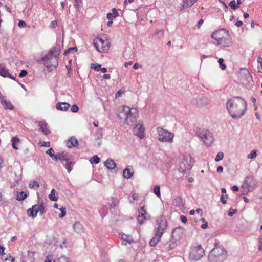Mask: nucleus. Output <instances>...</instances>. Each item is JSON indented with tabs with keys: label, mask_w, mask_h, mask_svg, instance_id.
I'll use <instances>...</instances> for the list:
<instances>
[{
	"label": "nucleus",
	"mask_w": 262,
	"mask_h": 262,
	"mask_svg": "<svg viewBox=\"0 0 262 262\" xmlns=\"http://www.w3.org/2000/svg\"><path fill=\"white\" fill-rule=\"evenodd\" d=\"M247 103L242 97H233L226 103V107L232 118L238 119L247 110Z\"/></svg>",
	"instance_id": "f257e3e1"
},
{
	"label": "nucleus",
	"mask_w": 262,
	"mask_h": 262,
	"mask_svg": "<svg viewBox=\"0 0 262 262\" xmlns=\"http://www.w3.org/2000/svg\"><path fill=\"white\" fill-rule=\"evenodd\" d=\"M138 116V112L135 108H130L127 106L119 107L117 116L120 120H123V123L132 125L136 122Z\"/></svg>",
	"instance_id": "f03ea898"
},
{
	"label": "nucleus",
	"mask_w": 262,
	"mask_h": 262,
	"mask_svg": "<svg viewBox=\"0 0 262 262\" xmlns=\"http://www.w3.org/2000/svg\"><path fill=\"white\" fill-rule=\"evenodd\" d=\"M59 54V49L52 48L47 55L42 57L41 60L48 69L52 67L56 68L58 66Z\"/></svg>",
	"instance_id": "7ed1b4c3"
},
{
	"label": "nucleus",
	"mask_w": 262,
	"mask_h": 262,
	"mask_svg": "<svg viewBox=\"0 0 262 262\" xmlns=\"http://www.w3.org/2000/svg\"><path fill=\"white\" fill-rule=\"evenodd\" d=\"M157 223L158 227L155 229L156 237H154L149 242V245L151 246H155L157 245L163 234V231L167 226V220L164 217L161 216L158 219Z\"/></svg>",
	"instance_id": "20e7f679"
},
{
	"label": "nucleus",
	"mask_w": 262,
	"mask_h": 262,
	"mask_svg": "<svg viewBox=\"0 0 262 262\" xmlns=\"http://www.w3.org/2000/svg\"><path fill=\"white\" fill-rule=\"evenodd\" d=\"M227 252L224 248H214L210 252L209 262H223L227 258Z\"/></svg>",
	"instance_id": "39448f33"
},
{
	"label": "nucleus",
	"mask_w": 262,
	"mask_h": 262,
	"mask_svg": "<svg viewBox=\"0 0 262 262\" xmlns=\"http://www.w3.org/2000/svg\"><path fill=\"white\" fill-rule=\"evenodd\" d=\"M196 134L207 146L210 145L213 142L212 134L208 130L199 129L197 130Z\"/></svg>",
	"instance_id": "423d86ee"
},
{
	"label": "nucleus",
	"mask_w": 262,
	"mask_h": 262,
	"mask_svg": "<svg viewBox=\"0 0 262 262\" xmlns=\"http://www.w3.org/2000/svg\"><path fill=\"white\" fill-rule=\"evenodd\" d=\"M204 255V250L201 245H198L192 248L189 254L191 261L195 262L200 260Z\"/></svg>",
	"instance_id": "0eeeda50"
},
{
	"label": "nucleus",
	"mask_w": 262,
	"mask_h": 262,
	"mask_svg": "<svg viewBox=\"0 0 262 262\" xmlns=\"http://www.w3.org/2000/svg\"><path fill=\"white\" fill-rule=\"evenodd\" d=\"M93 45L99 52H106L110 48L108 41L104 40L102 38L97 37L95 38Z\"/></svg>",
	"instance_id": "6e6552de"
},
{
	"label": "nucleus",
	"mask_w": 262,
	"mask_h": 262,
	"mask_svg": "<svg viewBox=\"0 0 262 262\" xmlns=\"http://www.w3.org/2000/svg\"><path fill=\"white\" fill-rule=\"evenodd\" d=\"M157 130L159 134L158 140L159 141L162 142H172L174 135L172 133L160 127H158Z\"/></svg>",
	"instance_id": "1a4fd4ad"
},
{
	"label": "nucleus",
	"mask_w": 262,
	"mask_h": 262,
	"mask_svg": "<svg viewBox=\"0 0 262 262\" xmlns=\"http://www.w3.org/2000/svg\"><path fill=\"white\" fill-rule=\"evenodd\" d=\"M191 159L190 156L183 157L182 161L179 165L178 170L180 172L185 173L191 168L192 165L191 164Z\"/></svg>",
	"instance_id": "9d476101"
},
{
	"label": "nucleus",
	"mask_w": 262,
	"mask_h": 262,
	"mask_svg": "<svg viewBox=\"0 0 262 262\" xmlns=\"http://www.w3.org/2000/svg\"><path fill=\"white\" fill-rule=\"evenodd\" d=\"M184 229L181 227H179L174 229L172 232V237L174 240L177 241L181 239L184 234Z\"/></svg>",
	"instance_id": "9b49d317"
},
{
	"label": "nucleus",
	"mask_w": 262,
	"mask_h": 262,
	"mask_svg": "<svg viewBox=\"0 0 262 262\" xmlns=\"http://www.w3.org/2000/svg\"><path fill=\"white\" fill-rule=\"evenodd\" d=\"M0 102L4 109L12 110L14 108L13 104L10 101H7L6 97L0 92Z\"/></svg>",
	"instance_id": "f8f14e48"
},
{
	"label": "nucleus",
	"mask_w": 262,
	"mask_h": 262,
	"mask_svg": "<svg viewBox=\"0 0 262 262\" xmlns=\"http://www.w3.org/2000/svg\"><path fill=\"white\" fill-rule=\"evenodd\" d=\"M134 132L135 135L138 136L140 138L142 139L144 137V127L143 123L138 124L134 128Z\"/></svg>",
	"instance_id": "ddd939ff"
},
{
	"label": "nucleus",
	"mask_w": 262,
	"mask_h": 262,
	"mask_svg": "<svg viewBox=\"0 0 262 262\" xmlns=\"http://www.w3.org/2000/svg\"><path fill=\"white\" fill-rule=\"evenodd\" d=\"M238 77L241 80L246 79V80L252 78L249 71L246 68L241 69L238 74Z\"/></svg>",
	"instance_id": "4468645a"
},
{
	"label": "nucleus",
	"mask_w": 262,
	"mask_h": 262,
	"mask_svg": "<svg viewBox=\"0 0 262 262\" xmlns=\"http://www.w3.org/2000/svg\"><path fill=\"white\" fill-rule=\"evenodd\" d=\"M71 157L66 152H59L55 155L54 157V160H63V161H68L71 160Z\"/></svg>",
	"instance_id": "2eb2a0df"
},
{
	"label": "nucleus",
	"mask_w": 262,
	"mask_h": 262,
	"mask_svg": "<svg viewBox=\"0 0 262 262\" xmlns=\"http://www.w3.org/2000/svg\"><path fill=\"white\" fill-rule=\"evenodd\" d=\"M39 127V130L43 133L45 135H48L50 133V131L47 127V123L44 121H39L38 123Z\"/></svg>",
	"instance_id": "dca6fc26"
},
{
	"label": "nucleus",
	"mask_w": 262,
	"mask_h": 262,
	"mask_svg": "<svg viewBox=\"0 0 262 262\" xmlns=\"http://www.w3.org/2000/svg\"><path fill=\"white\" fill-rule=\"evenodd\" d=\"M232 41L229 37H221L220 39H218V44L224 47H229Z\"/></svg>",
	"instance_id": "f3484780"
},
{
	"label": "nucleus",
	"mask_w": 262,
	"mask_h": 262,
	"mask_svg": "<svg viewBox=\"0 0 262 262\" xmlns=\"http://www.w3.org/2000/svg\"><path fill=\"white\" fill-rule=\"evenodd\" d=\"M37 205H33L32 208H29L27 210V214L29 217L35 218L37 214V211L36 210Z\"/></svg>",
	"instance_id": "a211bd4d"
},
{
	"label": "nucleus",
	"mask_w": 262,
	"mask_h": 262,
	"mask_svg": "<svg viewBox=\"0 0 262 262\" xmlns=\"http://www.w3.org/2000/svg\"><path fill=\"white\" fill-rule=\"evenodd\" d=\"M104 165L105 166L110 170H113L116 167V164L115 163V162L113 161V160L111 159H108L105 162H104Z\"/></svg>",
	"instance_id": "6ab92c4d"
},
{
	"label": "nucleus",
	"mask_w": 262,
	"mask_h": 262,
	"mask_svg": "<svg viewBox=\"0 0 262 262\" xmlns=\"http://www.w3.org/2000/svg\"><path fill=\"white\" fill-rule=\"evenodd\" d=\"M78 142L76 138L71 137L68 139L67 142V145L69 148H72L78 145Z\"/></svg>",
	"instance_id": "aec40b11"
},
{
	"label": "nucleus",
	"mask_w": 262,
	"mask_h": 262,
	"mask_svg": "<svg viewBox=\"0 0 262 262\" xmlns=\"http://www.w3.org/2000/svg\"><path fill=\"white\" fill-rule=\"evenodd\" d=\"M73 229L74 231L78 234H81L82 233L83 230V226L82 224L79 222H76L73 225Z\"/></svg>",
	"instance_id": "412c9836"
},
{
	"label": "nucleus",
	"mask_w": 262,
	"mask_h": 262,
	"mask_svg": "<svg viewBox=\"0 0 262 262\" xmlns=\"http://www.w3.org/2000/svg\"><path fill=\"white\" fill-rule=\"evenodd\" d=\"M70 106V105L66 102H58L56 105V108L61 111H67Z\"/></svg>",
	"instance_id": "4be33fe9"
},
{
	"label": "nucleus",
	"mask_w": 262,
	"mask_h": 262,
	"mask_svg": "<svg viewBox=\"0 0 262 262\" xmlns=\"http://www.w3.org/2000/svg\"><path fill=\"white\" fill-rule=\"evenodd\" d=\"M134 170L133 169H129L127 167L123 171V176L126 179L130 178L134 174Z\"/></svg>",
	"instance_id": "5701e85b"
},
{
	"label": "nucleus",
	"mask_w": 262,
	"mask_h": 262,
	"mask_svg": "<svg viewBox=\"0 0 262 262\" xmlns=\"http://www.w3.org/2000/svg\"><path fill=\"white\" fill-rule=\"evenodd\" d=\"M119 15L118 12L116 8L112 9V13H108L107 14V18L108 20H112L113 18H116Z\"/></svg>",
	"instance_id": "b1692460"
},
{
	"label": "nucleus",
	"mask_w": 262,
	"mask_h": 262,
	"mask_svg": "<svg viewBox=\"0 0 262 262\" xmlns=\"http://www.w3.org/2000/svg\"><path fill=\"white\" fill-rule=\"evenodd\" d=\"M209 103L208 100L206 98H199L197 99V105L199 106H203Z\"/></svg>",
	"instance_id": "393cba45"
},
{
	"label": "nucleus",
	"mask_w": 262,
	"mask_h": 262,
	"mask_svg": "<svg viewBox=\"0 0 262 262\" xmlns=\"http://www.w3.org/2000/svg\"><path fill=\"white\" fill-rule=\"evenodd\" d=\"M9 70L6 67L0 65V75L4 77H8L9 74Z\"/></svg>",
	"instance_id": "a878e982"
},
{
	"label": "nucleus",
	"mask_w": 262,
	"mask_h": 262,
	"mask_svg": "<svg viewBox=\"0 0 262 262\" xmlns=\"http://www.w3.org/2000/svg\"><path fill=\"white\" fill-rule=\"evenodd\" d=\"M173 204L177 207H183L184 204L181 197L177 196L173 200Z\"/></svg>",
	"instance_id": "bb28decb"
},
{
	"label": "nucleus",
	"mask_w": 262,
	"mask_h": 262,
	"mask_svg": "<svg viewBox=\"0 0 262 262\" xmlns=\"http://www.w3.org/2000/svg\"><path fill=\"white\" fill-rule=\"evenodd\" d=\"M12 146L14 149H18L19 148L16 146L17 143L20 142V139L17 137H14L11 139Z\"/></svg>",
	"instance_id": "cd10ccee"
},
{
	"label": "nucleus",
	"mask_w": 262,
	"mask_h": 262,
	"mask_svg": "<svg viewBox=\"0 0 262 262\" xmlns=\"http://www.w3.org/2000/svg\"><path fill=\"white\" fill-rule=\"evenodd\" d=\"M197 1L198 0H184V4L183 7L184 8L190 7L195 3H196Z\"/></svg>",
	"instance_id": "c85d7f7f"
},
{
	"label": "nucleus",
	"mask_w": 262,
	"mask_h": 262,
	"mask_svg": "<svg viewBox=\"0 0 262 262\" xmlns=\"http://www.w3.org/2000/svg\"><path fill=\"white\" fill-rule=\"evenodd\" d=\"M27 196L28 194L25 191H21L18 193L16 199L18 201H23L27 197Z\"/></svg>",
	"instance_id": "c756f323"
},
{
	"label": "nucleus",
	"mask_w": 262,
	"mask_h": 262,
	"mask_svg": "<svg viewBox=\"0 0 262 262\" xmlns=\"http://www.w3.org/2000/svg\"><path fill=\"white\" fill-rule=\"evenodd\" d=\"M56 191L54 189H52L50 194L49 195V198L50 200L53 201H57L58 199V195H55Z\"/></svg>",
	"instance_id": "7c9ffc66"
},
{
	"label": "nucleus",
	"mask_w": 262,
	"mask_h": 262,
	"mask_svg": "<svg viewBox=\"0 0 262 262\" xmlns=\"http://www.w3.org/2000/svg\"><path fill=\"white\" fill-rule=\"evenodd\" d=\"M70 160H71L66 161L67 163L65 165V167L67 169L68 173H70L72 171V165H74V163L73 162H72Z\"/></svg>",
	"instance_id": "2f4dec72"
},
{
	"label": "nucleus",
	"mask_w": 262,
	"mask_h": 262,
	"mask_svg": "<svg viewBox=\"0 0 262 262\" xmlns=\"http://www.w3.org/2000/svg\"><path fill=\"white\" fill-rule=\"evenodd\" d=\"M29 187L30 188L34 189L35 190L37 189L39 187V184L38 182L36 181H34L33 182H31L29 184Z\"/></svg>",
	"instance_id": "473e14b6"
},
{
	"label": "nucleus",
	"mask_w": 262,
	"mask_h": 262,
	"mask_svg": "<svg viewBox=\"0 0 262 262\" xmlns=\"http://www.w3.org/2000/svg\"><path fill=\"white\" fill-rule=\"evenodd\" d=\"M91 164H97L100 162V159L97 155H94L90 160Z\"/></svg>",
	"instance_id": "72a5a7b5"
},
{
	"label": "nucleus",
	"mask_w": 262,
	"mask_h": 262,
	"mask_svg": "<svg viewBox=\"0 0 262 262\" xmlns=\"http://www.w3.org/2000/svg\"><path fill=\"white\" fill-rule=\"evenodd\" d=\"M122 240L126 241L129 244H132L134 241L130 235H124V236L122 237Z\"/></svg>",
	"instance_id": "f704fd0d"
},
{
	"label": "nucleus",
	"mask_w": 262,
	"mask_h": 262,
	"mask_svg": "<svg viewBox=\"0 0 262 262\" xmlns=\"http://www.w3.org/2000/svg\"><path fill=\"white\" fill-rule=\"evenodd\" d=\"M36 210L37 211V213L39 212L40 215H42L45 212V208L43 204H40L39 205H37Z\"/></svg>",
	"instance_id": "c9c22d12"
},
{
	"label": "nucleus",
	"mask_w": 262,
	"mask_h": 262,
	"mask_svg": "<svg viewBox=\"0 0 262 262\" xmlns=\"http://www.w3.org/2000/svg\"><path fill=\"white\" fill-rule=\"evenodd\" d=\"M229 6L233 10H236V9H238L239 7V6H238L237 5H236V3H235V0H232L231 1H230V2L229 4Z\"/></svg>",
	"instance_id": "e433bc0d"
},
{
	"label": "nucleus",
	"mask_w": 262,
	"mask_h": 262,
	"mask_svg": "<svg viewBox=\"0 0 262 262\" xmlns=\"http://www.w3.org/2000/svg\"><path fill=\"white\" fill-rule=\"evenodd\" d=\"M257 156V151L256 150H252L250 154L247 156L248 159H254Z\"/></svg>",
	"instance_id": "4c0bfd02"
},
{
	"label": "nucleus",
	"mask_w": 262,
	"mask_h": 262,
	"mask_svg": "<svg viewBox=\"0 0 262 262\" xmlns=\"http://www.w3.org/2000/svg\"><path fill=\"white\" fill-rule=\"evenodd\" d=\"M46 154L49 155L54 160L55 155L54 154V149L51 147L46 151Z\"/></svg>",
	"instance_id": "58836bf2"
},
{
	"label": "nucleus",
	"mask_w": 262,
	"mask_h": 262,
	"mask_svg": "<svg viewBox=\"0 0 262 262\" xmlns=\"http://www.w3.org/2000/svg\"><path fill=\"white\" fill-rule=\"evenodd\" d=\"M154 192L157 196H160V187L159 185L155 186L154 188Z\"/></svg>",
	"instance_id": "ea45409f"
},
{
	"label": "nucleus",
	"mask_w": 262,
	"mask_h": 262,
	"mask_svg": "<svg viewBox=\"0 0 262 262\" xmlns=\"http://www.w3.org/2000/svg\"><path fill=\"white\" fill-rule=\"evenodd\" d=\"M73 51H77V48L76 47H70V48H68L67 50L64 51V55H66L68 53H70Z\"/></svg>",
	"instance_id": "a19ab883"
},
{
	"label": "nucleus",
	"mask_w": 262,
	"mask_h": 262,
	"mask_svg": "<svg viewBox=\"0 0 262 262\" xmlns=\"http://www.w3.org/2000/svg\"><path fill=\"white\" fill-rule=\"evenodd\" d=\"M91 67L92 69H94L96 71H99L101 70V66L99 64H95L94 63H92L91 64Z\"/></svg>",
	"instance_id": "79ce46f5"
},
{
	"label": "nucleus",
	"mask_w": 262,
	"mask_h": 262,
	"mask_svg": "<svg viewBox=\"0 0 262 262\" xmlns=\"http://www.w3.org/2000/svg\"><path fill=\"white\" fill-rule=\"evenodd\" d=\"M224 157V154L223 152H218L216 158H215V161L216 162H218L221 160H222V159Z\"/></svg>",
	"instance_id": "37998d69"
},
{
	"label": "nucleus",
	"mask_w": 262,
	"mask_h": 262,
	"mask_svg": "<svg viewBox=\"0 0 262 262\" xmlns=\"http://www.w3.org/2000/svg\"><path fill=\"white\" fill-rule=\"evenodd\" d=\"M224 60L223 58H220L219 59L218 62L220 65V67L221 68L222 70H225L226 68V66L225 64L223 63Z\"/></svg>",
	"instance_id": "c03bdc74"
},
{
	"label": "nucleus",
	"mask_w": 262,
	"mask_h": 262,
	"mask_svg": "<svg viewBox=\"0 0 262 262\" xmlns=\"http://www.w3.org/2000/svg\"><path fill=\"white\" fill-rule=\"evenodd\" d=\"M60 210L61 211V214H59V217L60 218H62L64 216H65L66 214V209L65 207H62L60 209Z\"/></svg>",
	"instance_id": "a18cd8bd"
},
{
	"label": "nucleus",
	"mask_w": 262,
	"mask_h": 262,
	"mask_svg": "<svg viewBox=\"0 0 262 262\" xmlns=\"http://www.w3.org/2000/svg\"><path fill=\"white\" fill-rule=\"evenodd\" d=\"M75 5L77 9H80L82 7V0H74Z\"/></svg>",
	"instance_id": "49530a36"
},
{
	"label": "nucleus",
	"mask_w": 262,
	"mask_h": 262,
	"mask_svg": "<svg viewBox=\"0 0 262 262\" xmlns=\"http://www.w3.org/2000/svg\"><path fill=\"white\" fill-rule=\"evenodd\" d=\"M147 219L146 216H138L137 218L138 222L140 224H142L144 223V220Z\"/></svg>",
	"instance_id": "de8ad7c7"
},
{
	"label": "nucleus",
	"mask_w": 262,
	"mask_h": 262,
	"mask_svg": "<svg viewBox=\"0 0 262 262\" xmlns=\"http://www.w3.org/2000/svg\"><path fill=\"white\" fill-rule=\"evenodd\" d=\"M220 32L219 31H216V32H214L212 35H211V38L213 39H214L216 41H217L218 42V39H220L221 37H217V36H217V34L219 33Z\"/></svg>",
	"instance_id": "09e8293b"
},
{
	"label": "nucleus",
	"mask_w": 262,
	"mask_h": 262,
	"mask_svg": "<svg viewBox=\"0 0 262 262\" xmlns=\"http://www.w3.org/2000/svg\"><path fill=\"white\" fill-rule=\"evenodd\" d=\"M69 259L65 256H61L58 258V262H68Z\"/></svg>",
	"instance_id": "8fccbe9b"
},
{
	"label": "nucleus",
	"mask_w": 262,
	"mask_h": 262,
	"mask_svg": "<svg viewBox=\"0 0 262 262\" xmlns=\"http://www.w3.org/2000/svg\"><path fill=\"white\" fill-rule=\"evenodd\" d=\"M7 256H4V257H2L4 262H12L13 261L14 259L12 257L10 256L9 258H8Z\"/></svg>",
	"instance_id": "3c124183"
},
{
	"label": "nucleus",
	"mask_w": 262,
	"mask_h": 262,
	"mask_svg": "<svg viewBox=\"0 0 262 262\" xmlns=\"http://www.w3.org/2000/svg\"><path fill=\"white\" fill-rule=\"evenodd\" d=\"M78 110H79V108H78V106L76 104L73 105L71 108V111L74 113L77 112L78 111Z\"/></svg>",
	"instance_id": "603ef678"
},
{
	"label": "nucleus",
	"mask_w": 262,
	"mask_h": 262,
	"mask_svg": "<svg viewBox=\"0 0 262 262\" xmlns=\"http://www.w3.org/2000/svg\"><path fill=\"white\" fill-rule=\"evenodd\" d=\"M225 198H228V195H222L221 198H220V200H221V202L223 204H225L226 203V200L225 199Z\"/></svg>",
	"instance_id": "864d4df0"
},
{
	"label": "nucleus",
	"mask_w": 262,
	"mask_h": 262,
	"mask_svg": "<svg viewBox=\"0 0 262 262\" xmlns=\"http://www.w3.org/2000/svg\"><path fill=\"white\" fill-rule=\"evenodd\" d=\"M237 209H230V211H229L228 215L229 216H232L234 214L236 213L237 212Z\"/></svg>",
	"instance_id": "5fc2aeb1"
},
{
	"label": "nucleus",
	"mask_w": 262,
	"mask_h": 262,
	"mask_svg": "<svg viewBox=\"0 0 262 262\" xmlns=\"http://www.w3.org/2000/svg\"><path fill=\"white\" fill-rule=\"evenodd\" d=\"M27 74V71L26 70H23L19 73V76L20 77H24Z\"/></svg>",
	"instance_id": "6e6d98bb"
},
{
	"label": "nucleus",
	"mask_w": 262,
	"mask_h": 262,
	"mask_svg": "<svg viewBox=\"0 0 262 262\" xmlns=\"http://www.w3.org/2000/svg\"><path fill=\"white\" fill-rule=\"evenodd\" d=\"M57 25V23L56 20H53L51 23L50 27L52 28H55Z\"/></svg>",
	"instance_id": "4d7b16f0"
},
{
	"label": "nucleus",
	"mask_w": 262,
	"mask_h": 262,
	"mask_svg": "<svg viewBox=\"0 0 262 262\" xmlns=\"http://www.w3.org/2000/svg\"><path fill=\"white\" fill-rule=\"evenodd\" d=\"M18 25L19 27H24L26 24L24 21L20 20L18 22Z\"/></svg>",
	"instance_id": "13d9d810"
},
{
	"label": "nucleus",
	"mask_w": 262,
	"mask_h": 262,
	"mask_svg": "<svg viewBox=\"0 0 262 262\" xmlns=\"http://www.w3.org/2000/svg\"><path fill=\"white\" fill-rule=\"evenodd\" d=\"M161 33V35H163L164 34V30H157L155 32V35H159Z\"/></svg>",
	"instance_id": "bf43d9fd"
},
{
	"label": "nucleus",
	"mask_w": 262,
	"mask_h": 262,
	"mask_svg": "<svg viewBox=\"0 0 262 262\" xmlns=\"http://www.w3.org/2000/svg\"><path fill=\"white\" fill-rule=\"evenodd\" d=\"M180 219H181V221L184 223H185L187 220V217L184 215H181Z\"/></svg>",
	"instance_id": "052dcab7"
},
{
	"label": "nucleus",
	"mask_w": 262,
	"mask_h": 262,
	"mask_svg": "<svg viewBox=\"0 0 262 262\" xmlns=\"http://www.w3.org/2000/svg\"><path fill=\"white\" fill-rule=\"evenodd\" d=\"M197 213L199 214L200 216H202L203 214V211L202 209L198 208L196 210Z\"/></svg>",
	"instance_id": "680f3d73"
},
{
	"label": "nucleus",
	"mask_w": 262,
	"mask_h": 262,
	"mask_svg": "<svg viewBox=\"0 0 262 262\" xmlns=\"http://www.w3.org/2000/svg\"><path fill=\"white\" fill-rule=\"evenodd\" d=\"M203 22H204V20L203 19H201L199 20V21H198V25H197L198 28H200V27L201 26V25H202Z\"/></svg>",
	"instance_id": "e2e57ef3"
},
{
	"label": "nucleus",
	"mask_w": 262,
	"mask_h": 262,
	"mask_svg": "<svg viewBox=\"0 0 262 262\" xmlns=\"http://www.w3.org/2000/svg\"><path fill=\"white\" fill-rule=\"evenodd\" d=\"M103 78L105 79H110L111 78V76L110 74H104L103 75Z\"/></svg>",
	"instance_id": "0e129e2a"
},
{
	"label": "nucleus",
	"mask_w": 262,
	"mask_h": 262,
	"mask_svg": "<svg viewBox=\"0 0 262 262\" xmlns=\"http://www.w3.org/2000/svg\"><path fill=\"white\" fill-rule=\"evenodd\" d=\"M132 198L134 200H137L138 198V194L136 193H134L132 195Z\"/></svg>",
	"instance_id": "69168bd1"
},
{
	"label": "nucleus",
	"mask_w": 262,
	"mask_h": 262,
	"mask_svg": "<svg viewBox=\"0 0 262 262\" xmlns=\"http://www.w3.org/2000/svg\"><path fill=\"white\" fill-rule=\"evenodd\" d=\"M235 25L237 27H241L243 25V22L242 21L239 20V21H236L235 23Z\"/></svg>",
	"instance_id": "338daca9"
},
{
	"label": "nucleus",
	"mask_w": 262,
	"mask_h": 262,
	"mask_svg": "<svg viewBox=\"0 0 262 262\" xmlns=\"http://www.w3.org/2000/svg\"><path fill=\"white\" fill-rule=\"evenodd\" d=\"M258 63L259 64V66L258 67V72L260 73H262V61Z\"/></svg>",
	"instance_id": "774afa93"
}]
</instances>
